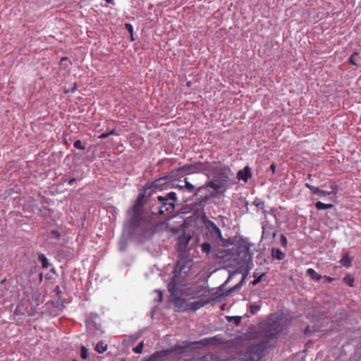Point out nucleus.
<instances>
[{
  "instance_id": "f257e3e1",
  "label": "nucleus",
  "mask_w": 361,
  "mask_h": 361,
  "mask_svg": "<svg viewBox=\"0 0 361 361\" xmlns=\"http://www.w3.org/2000/svg\"><path fill=\"white\" fill-rule=\"evenodd\" d=\"M192 266V259L181 258L178 260L174 267L173 277L168 284V290L173 297L176 307H180L185 302L184 299L179 298V287L184 286L185 278L188 275Z\"/></svg>"
},
{
  "instance_id": "f03ea898",
  "label": "nucleus",
  "mask_w": 361,
  "mask_h": 361,
  "mask_svg": "<svg viewBox=\"0 0 361 361\" xmlns=\"http://www.w3.org/2000/svg\"><path fill=\"white\" fill-rule=\"evenodd\" d=\"M289 324V321L282 315H269L264 327V341L252 346V352L257 353L258 355H262L267 347L268 342L271 339L276 338L279 334L288 327Z\"/></svg>"
},
{
  "instance_id": "7ed1b4c3",
  "label": "nucleus",
  "mask_w": 361,
  "mask_h": 361,
  "mask_svg": "<svg viewBox=\"0 0 361 361\" xmlns=\"http://www.w3.org/2000/svg\"><path fill=\"white\" fill-rule=\"evenodd\" d=\"M142 196H139L136 200L135 204L128 211V214L131 217L126 223L131 231L130 233H135L137 231L140 236L146 240L150 238L154 233V224L152 221L143 220L139 206Z\"/></svg>"
},
{
  "instance_id": "20e7f679",
  "label": "nucleus",
  "mask_w": 361,
  "mask_h": 361,
  "mask_svg": "<svg viewBox=\"0 0 361 361\" xmlns=\"http://www.w3.org/2000/svg\"><path fill=\"white\" fill-rule=\"evenodd\" d=\"M157 200L161 204L159 207V213L164 214L166 212L171 213L175 209V202L177 200L176 194L174 192H170L165 196H158Z\"/></svg>"
},
{
  "instance_id": "39448f33",
  "label": "nucleus",
  "mask_w": 361,
  "mask_h": 361,
  "mask_svg": "<svg viewBox=\"0 0 361 361\" xmlns=\"http://www.w3.org/2000/svg\"><path fill=\"white\" fill-rule=\"evenodd\" d=\"M210 301L209 293H203L197 298V300L187 303L185 310L196 311L209 303Z\"/></svg>"
},
{
  "instance_id": "423d86ee",
  "label": "nucleus",
  "mask_w": 361,
  "mask_h": 361,
  "mask_svg": "<svg viewBox=\"0 0 361 361\" xmlns=\"http://www.w3.org/2000/svg\"><path fill=\"white\" fill-rule=\"evenodd\" d=\"M205 227L208 231L209 236L215 241L221 240L222 235L219 228L211 220H207L205 222Z\"/></svg>"
},
{
  "instance_id": "0eeeda50",
  "label": "nucleus",
  "mask_w": 361,
  "mask_h": 361,
  "mask_svg": "<svg viewBox=\"0 0 361 361\" xmlns=\"http://www.w3.org/2000/svg\"><path fill=\"white\" fill-rule=\"evenodd\" d=\"M191 239L190 235H186L185 232L182 233L177 238L176 250L178 253H184L188 247V245Z\"/></svg>"
},
{
  "instance_id": "6e6552de",
  "label": "nucleus",
  "mask_w": 361,
  "mask_h": 361,
  "mask_svg": "<svg viewBox=\"0 0 361 361\" xmlns=\"http://www.w3.org/2000/svg\"><path fill=\"white\" fill-rule=\"evenodd\" d=\"M202 169V163H195V164H185L177 169L179 172L192 173L200 172Z\"/></svg>"
},
{
  "instance_id": "1a4fd4ad",
  "label": "nucleus",
  "mask_w": 361,
  "mask_h": 361,
  "mask_svg": "<svg viewBox=\"0 0 361 361\" xmlns=\"http://www.w3.org/2000/svg\"><path fill=\"white\" fill-rule=\"evenodd\" d=\"M229 180V174L226 170H219L216 177V181L221 186L226 183Z\"/></svg>"
},
{
  "instance_id": "9d476101",
  "label": "nucleus",
  "mask_w": 361,
  "mask_h": 361,
  "mask_svg": "<svg viewBox=\"0 0 361 361\" xmlns=\"http://www.w3.org/2000/svg\"><path fill=\"white\" fill-rule=\"evenodd\" d=\"M14 313H15V314H18V315L22 314V315H27L29 317H32L34 315L33 312H30L27 310V306L23 302L18 305V306L16 307V308L15 310Z\"/></svg>"
},
{
  "instance_id": "9b49d317",
  "label": "nucleus",
  "mask_w": 361,
  "mask_h": 361,
  "mask_svg": "<svg viewBox=\"0 0 361 361\" xmlns=\"http://www.w3.org/2000/svg\"><path fill=\"white\" fill-rule=\"evenodd\" d=\"M211 188L215 190H219L222 186L216 181H207L205 185L198 187L196 189V192L195 193V195H197L198 192H200L201 190L205 188Z\"/></svg>"
},
{
  "instance_id": "f8f14e48",
  "label": "nucleus",
  "mask_w": 361,
  "mask_h": 361,
  "mask_svg": "<svg viewBox=\"0 0 361 361\" xmlns=\"http://www.w3.org/2000/svg\"><path fill=\"white\" fill-rule=\"evenodd\" d=\"M251 176V172L249 167L246 166L243 170H240L237 173V177L239 180L247 181Z\"/></svg>"
},
{
  "instance_id": "ddd939ff",
  "label": "nucleus",
  "mask_w": 361,
  "mask_h": 361,
  "mask_svg": "<svg viewBox=\"0 0 361 361\" xmlns=\"http://www.w3.org/2000/svg\"><path fill=\"white\" fill-rule=\"evenodd\" d=\"M331 191H326L323 190H319V192L317 195H321V196H327L331 195H336L338 191V185L336 184H333L331 185Z\"/></svg>"
},
{
  "instance_id": "4468645a",
  "label": "nucleus",
  "mask_w": 361,
  "mask_h": 361,
  "mask_svg": "<svg viewBox=\"0 0 361 361\" xmlns=\"http://www.w3.org/2000/svg\"><path fill=\"white\" fill-rule=\"evenodd\" d=\"M339 263L346 268H348L352 264V259L349 256V253H345L339 261Z\"/></svg>"
},
{
  "instance_id": "2eb2a0df",
  "label": "nucleus",
  "mask_w": 361,
  "mask_h": 361,
  "mask_svg": "<svg viewBox=\"0 0 361 361\" xmlns=\"http://www.w3.org/2000/svg\"><path fill=\"white\" fill-rule=\"evenodd\" d=\"M271 255L279 260H282L285 258V254L278 248H273L271 250Z\"/></svg>"
},
{
  "instance_id": "dca6fc26",
  "label": "nucleus",
  "mask_w": 361,
  "mask_h": 361,
  "mask_svg": "<svg viewBox=\"0 0 361 361\" xmlns=\"http://www.w3.org/2000/svg\"><path fill=\"white\" fill-rule=\"evenodd\" d=\"M307 274L315 281H319L322 279V276L317 273L313 269L309 268L307 270Z\"/></svg>"
},
{
  "instance_id": "f3484780",
  "label": "nucleus",
  "mask_w": 361,
  "mask_h": 361,
  "mask_svg": "<svg viewBox=\"0 0 361 361\" xmlns=\"http://www.w3.org/2000/svg\"><path fill=\"white\" fill-rule=\"evenodd\" d=\"M178 188H179L181 190L186 189L190 192H193L195 190V186L192 185L190 183H189L187 180V178H185V185H178Z\"/></svg>"
},
{
  "instance_id": "a211bd4d",
  "label": "nucleus",
  "mask_w": 361,
  "mask_h": 361,
  "mask_svg": "<svg viewBox=\"0 0 361 361\" xmlns=\"http://www.w3.org/2000/svg\"><path fill=\"white\" fill-rule=\"evenodd\" d=\"M315 207L319 209H331L334 207V205L332 204H325L322 202H317L315 204Z\"/></svg>"
},
{
  "instance_id": "6ab92c4d",
  "label": "nucleus",
  "mask_w": 361,
  "mask_h": 361,
  "mask_svg": "<svg viewBox=\"0 0 361 361\" xmlns=\"http://www.w3.org/2000/svg\"><path fill=\"white\" fill-rule=\"evenodd\" d=\"M106 349L107 345L103 341H99L95 347V350L99 353H103Z\"/></svg>"
},
{
  "instance_id": "aec40b11",
  "label": "nucleus",
  "mask_w": 361,
  "mask_h": 361,
  "mask_svg": "<svg viewBox=\"0 0 361 361\" xmlns=\"http://www.w3.org/2000/svg\"><path fill=\"white\" fill-rule=\"evenodd\" d=\"M360 59V56L358 53H354L350 58L349 59V62L350 64L353 66H359V63H357L358 60Z\"/></svg>"
},
{
  "instance_id": "412c9836",
  "label": "nucleus",
  "mask_w": 361,
  "mask_h": 361,
  "mask_svg": "<svg viewBox=\"0 0 361 361\" xmlns=\"http://www.w3.org/2000/svg\"><path fill=\"white\" fill-rule=\"evenodd\" d=\"M343 281L350 287L354 286V278L350 275H347L343 278Z\"/></svg>"
},
{
  "instance_id": "4be33fe9",
  "label": "nucleus",
  "mask_w": 361,
  "mask_h": 361,
  "mask_svg": "<svg viewBox=\"0 0 361 361\" xmlns=\"http://www.w3.org/2000/svg\"><path fill=\"white\" fill-rule=\"evenodd\" d=\"M201 250L203 253L209 254L211 252V245L209 243H204L201 245Z\"/></svg>"
},
{
  "instance_id": "5701e85b",
  "label": "nucleus",
  "mask_w": 361,
  "mask_h": 361,
  "mask_svg": "<svg viewBox=\"0 0 361 361\" xmlns=\"http://www.w3.org/2000/svg\"><path fill=\"white\" fill-rule=\"evenodd\" d=\"M260 308H261L260 305H257V304H255V303L250 305V311L252 314H256L257 312L260 310Z\"/></svg>"
},
{
  "instance_id": "b1692460",
  "label": "nucleus",
  "mask_w": 361,
  "mask_h": 361,
  "mask_svg": "<svg viewBox=\"0 0 361 361\" xmlns=\"http://www.w3.org/2000/svg\"><path fill=\"white\" fill-rule=\"evenodd\" d=\"M38 259L42 262L43 267H44V268L48 267V265H49L48 260L44 255H42V254L39 255Z\"/></svg>"
},
{
  "instance_id": "393cba45",
  "label": "nucleus",
  "mask_w": 361,
  "mask_h": 361,
  "mask_svg": "<svg viewBox=\"0 0 361 361\" xmlns=\"http://www.w3.org/2000/svg\"><path fill=\"white\" fill-rule=\"evenodd\" d=\"M143 346V342H141L136 347L133 348V350L135 353L140 354L142 352Z\"/></svg>"
},
{
  "instance_id": "a878e982",
  "label": "nucleus",
  "mask_w": 361,
  "mask_h": 361,
  "mask_svg": "<svg viewBox=\"0 0 361 361\" xmlns=\"http://www.w3.org/2000/svg\"><path fill=\"white\" fill-rule=\"evenodd\" d=\"M305 185L306 188L310 189L313 194H317V192H319V188L317 187H315V186L310 185L307 183H306Z\"/></svg>"
},
{
  "instance_id": "bb28decb",
  "label": "nucleus",
  "mask_w": 361,
  "mask_h": 361,
  "mask_svg": "<svg viewBox=\"0 0 361 361\" xmlns=\"http://www.w3.org/2000/svg\"><path fill=\"white\" fill-rule=\"evenodd\" d=\"M87 355H88L87 349L85 346H82L81 352H80L81 358L83 360H85V359H87Z\"/></svg>"
},
{
  "instance_id": "cd10ccee",
  "label": "nucleus",
  "mask_w": 361,
  "mask_h": 361,
  "mask_svg": "<svg viewBox=\"0 0 361 361\" xmlns=\"http://www.w3.org/2000/svg\"><path fill=\"white\" fill-rule=\"evenodd\" d=\"M73 146L77 149L82 150L85 149V146L82 145V142L80 140H75L73 143Z\"/></svg>"
},
{
  "instance_id": "c85d7f7f",
  "label": "nucleus",
  "mask_w": 361,
  "mask_h": 361,
  "mask_svg": "<svg viewBox=\"0 0 361 361\" xmlns=\"http://www.w3.org/2000/svg\"><path fill=\"white\" fill-rule=\"evenodd\" d=\"M280 240H281V245L284 247H286L287 244H288V240H287L286 237L284 235L281 234L280 236Z\"/></svg>"
},
{
  "instance_id": "c756f323",
  "label": "nucleus",
  "mask_w": 361,
  "mask_h": 361,
  "mask_svg": "<svg viewBox=\"0 0 361 361\" xmlns=\"http://www.w3.org/2000/svg\"><path fill=\"white\" fill-rule=\"evenodd\" d=\"M71 63V61L67 57L62 58L61 60V66H68Z\"/></svg>"
},
{
  "instance_id": "7c9ffc66",
  "label": "nucleus",
  "mask_w": 361,
  "mask_h": 361,
  "mask_svg": "<svg viewBox=\"0 0 361 361\" xmlns=\"http://www.w3.org/2000/svg\"><path fill=\"white\" fill-rule=\"evenodd\" d=\"M156 293H157L159 298L157 300L158 302H161L163 299V293L160 290H156Z\"/></svg>"
},
{
  "instance_id": "2f4dec72",
  "label": "nucleus",
  "mask_w": 361,
  "mask_h": 361,
  "mask_svg": "<svg viewBox=\"0 0 361 361\" xmlns=\"http://www.w3.org/2000/svg\"><path fill=\"white\" fill-rule=\"evenodd\" d=\"M126 28L128 30V31L130 32V33H133V25L130 23H126Z\"/></svg>"
},
{
  "instance_id": "473e14b6",
  "label": "nucleus",
  "mask_w": 361,
  "mask_h": 361,
  "mask_svg": "<svg viewBox=\"0 0 361 361\" xmlns=\"http://www.w3.org/2000/svg\"><path fill=\"white\" fill-rule=\"evenodd\" d=\"M76 90V84L74 83L73 87L71 90H64L65 93L73 92Z\"/></svg>"
},
{
  "instance_id": "72a5a7b5",
  "label": "nucleus",
  "mask_w": 361,
  "mask_h": 361,
  "mask_svg": "<svg viewBox=\"0 0 361 361\" xmlns=\"http://www.w3.org/2000/svg\"><path fill=\"white\" fill-rule=\"evenodd\" d=\"M324 279L325 281H326L328 283H331L334 281L333 278L328 276H324Z\"/></svg>"
},
{
  "instance_id": "f704fd0d",
  "label": "nucleus",
  "mask_w": 361,
  "mask_h": 361,
  "mask_svg": "<svg viewBox=\"0 0 361 361\" xmlns=\"http://www.w3.org/2000/svg\"><path fill=\"white\" fill-rule=\"evenodd\" d=\"M109 137V134L108 133H102L99 136V138L100 139H104V138H106Z\"/></svg>"
},
{
  "instance_id": "c9c22d12",
  "label": "nucleus",
  "mask_w": 361,
  "mask_h": 361,
  "mask_svg": "<svg viewBox=\"0 0 361 361\" xmlns=\"http://www.w3.org/2000/svg\"><path fill=\"white\" fill-rule=\"evenodd\" d=\"M51 234L55 235L56 238H59V236H60V234H59V231H56V230H53V231H51Z\"/></svg>"
},
{
  "instance_id": "e433bc0d",
  "label": "nucleus",
  "mask_w": 361,
  "mask_h": 361,
  "mask_svg": "<svg viewBox=\"0 0 361 361\" xmlns=\"http://www.w3.org/2000/svg\"><path fill=\"white\" fill-rule=\"evenodd\" d=\"M262 276H259L257 279H256L255 280H254V281H253V282H252V283H253L254 285L257 284V283L261 281Z\"/></svg>"
},
{
  "instance_id": "4c0bfd02",
  "label": "nucleus",
  "mask_w": 361,
  "mask_h": 361,
  "mask_svg": "<svg viewBox=\"0 0 361 361\" xmlns=\"http://www.w3.org/2000/svg\"><path fill=\"white\" fill-rule=\"evenodd\" d=\"M75 178H73L68 180V185H72L75 182Z\"/></svg>"
},
{
  "instance_id": "58836bf2",
  "label": "nucleus",
  "mask_w": 361,
  "mask_h": 361,
  "mask_svg": "<svg viewBox=\"0 0 361 361\" xmlns=\"http://www.w3.org/2000/svg\"><path fill=\"white\" fill-rule=\"evenodd\" d=\"M270 169L272 171V173H274V172H275V169H276V166H275V164H272L270 166Z\"/></svg>"
},
{
  "instance_id": "ea45409f",
  "label": "nucleus",
  "mask_w": 361,
  "mask_h": 361,
  "mask_svg": "<svg viewBox=\"0 0 361 361\" xmlns=\"http://www.w3.org/2000/svg\"><path fill=\"white\" fill-rule=\"evenodd\" d=\"M235 322L237 324L240 323V320H241V317H235Z\"/></svg>"
},
{
  "instance_id": "a19ab883",
  "label": "nucleus",
  "mask_w": 361,
  "mask_h": 361,
  "mask_svg": "<svg viewBox=\"0 0 361 361\" xmlns=\"http://www.w3.org/2000/svg\"><path fill=\"white\" fill-rule=\"evenodd\" d=\"M108 134H109V136L111 135H116L115 130L114 129L111 130L110 132L108 133Z\"/></svg>"
},
{
  "instance_id": "79ce46f5",
  "label": "nucleus",
  "mask_w": 361,
  "mask_h": 361,
  "mask_svg": "<svg viewBox=\"0 0 361 361\" xmlns=\"http://www.w3.org/2000/svg\"><path fill=\"white\" fill-rule=\"evenodd\" d=\"M105 1L108 4H113L114 3V0H105Z\"/></svg>"
},
{
  "instance_id": "37998d69",
  "label": "nucleus",
  "mask_w": 361,
  "mask_h": 361,
  "mask_svg": "<svg viewBox=\"0 0 361 361\" xmlns=\"http://www.w3.org/2000/svg\"><path fill=\"white\" fill-rule=\"evenodd\" d=\"M197 289H199V290L196 291V293H200V290H202V286H199V287L197 288Z\"/></svg>"
},
{
  "instance_id": "c03bdc74",
  "label": "nucleus",
  "mask_w": 361,
  "mask_h": 361,
  "mask_svg": "<svg viewBox=\"0 0 361 361\" xmlns=\"http://www.w3.org/2000/svg\"><path fill=\"white\" fill-rule=\"evenodd\" d=\"M307 177H308V178H311V177H312V174H308V175H307Z\"/></svg>"
},
{
  "instance_id": "a18cd8bd",
  "label": "nucleus",
  "mask_w": 361,
  "mask_h": 361,
  "mask_svg": "<svg viewBox=\"0 0 361 361\" xmlns=\"http://www.w3.org/2000/svg\"><path fill=\"white\" fill-rule=\"evenodd\" d=\"M154 185L157 186V181H154Z\"/></svg>"
},
{
  "instance_id": "49530a36",
  "label": "nucleus",
  "mask_w": 361,
  "mask_h": 361,
  "mask_svg": "<svg viewBox=\"0 0 361 361\" xmlns=\"http://www.w3.org/2000/svg\"><path fill=\"white\" fill-rule=\"evenodd\" d=\"M121 361H126L125 360H122Z\"/></svg>"
},
{
  "instance_id": "de8ad7c7",
  "label": "nucleus",
  "mask_w": 361,
  "mask_h": 361,
  "mask_svg": "<svg viewBox=\"0 0 361 361\" xmlns=\"http://www.w3.org/2000/svg\"><path fill=\"white\" fill-rule=\"evenodd\" d=\"M73 361H77L76 360H73Z\"/></svg>"
}]
</instances>
